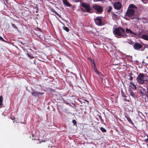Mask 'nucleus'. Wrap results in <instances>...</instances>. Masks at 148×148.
I'll use <instances>...</instances> for the list:
<instances>
[{
	"label": "nucleus",
	"instance_id": "obj_6",
	"mask_svg": "<svg viewBox=\"0 0 148 148\" xmlns=\"http://www.w3.org/2000/svg\"><path fill=\"white\" fill-rule=\"evenodd\" d=\"M81 5L86 10V11L88 12H89L90 10V5L87 3H82L81 4Z\"/></svg>",
	"mask_w": 148,
	"mask_h": 148
},
{
	"label": "nucleus",
	"instance_id": "obj_16",
	"mask_svg": "<svg viewBox=\"0 0 148 148\" xmlns=\"http://www.w3.org/2000/svg\"><path fill=\"white\" fill-rule=\"evenodd\" d=\"M130 95L134 98L136 97L135 94L133 92H130Z\"/></svg>",
	"mask_w": 148,
	"mask_h": 148
},
{
	"label": "nucleus",
	"instance_id": "obj_5",
	"mask_svg": "<svg viewBox=\"0 0 148 148\" xmlns=\"http://www.w3.org/2000/svg\"><path fill=\"white\" fill-rule=\"evenodd\" d=\"M93 8L96 11L97 13H101L102 12L103 9L100 6L95 5L93 6Z\"/></svg>",
	"mask_w": 148,
	"mask_h": 148
},
{
	"label": "nucleus",
	"instance_id": "obj_15",
	"mask_svg": "<svg viewBox=\"0 0 148 148\" xmlns=\"http://www.w3.org/2000/svg\"><path fill=\"white\" fill-rule=\"evenodd\" d=\"M129 7L130 8H136L137 7L134 4H131L129 6Z\"/></svg>",
	"mask_w": 148,
	"mask_h": 148
},
{
	"label": "nucleus",
	"instance_id": "obj_22",
	"mask_svg": "<svg viewBox=\"0 0 148 148\" xmlns=\"http://www.w3.org/2000/svg\"><path fill=\"white\" fill-rule=\"evenodd\" d=\"M112 9V7L111 6H110L109 7V9H108V12H110V11H111V10Z\"/></svg>",
	"mask_w": 148,
	"mask_h": 148
},
{
	"label": "nucleus",
	"instance_id": "obj_3",
	"mask_svg": "<svg viewBox=\"0 0 148 148\" xmlns=\"http://www.w3.org/2000/svg\"><path fill=\"white\" fill-rule=\"evenodd\" d=\"M135 11L134 9L131 8H128L125 14L126 16L127 17H130L133 16L134 13Z\"/></svg>",
	"mask_w": 148,
	"mask_h": 148
},
{
	"label": "nucleus",
	"instance_id": "obj_33",
	"mask_svg": "<svg viewBox=\"0 0 148 148\" xmlns=\"http://www.w3.org/2000/svg\"><path fill=\"white\" fill-rule=\"evenodd\" d=\"M41 141H40V142H39V143H41Z\"/></svg>",
	"mask_w": 148,
	"mask_h": 148
},
{
	"label": "nucleus",
	"instance_id": "obj_24",
	"mask_svg": "<svg viewBox=\"0 0 148 148\" xmlns=\"http://www.w3.org/2000/svg\"><path fill=\"white\" fill-rule=\"evenodd\" d=\"M0 40H1L2 41H4V42L5 41V40L1 36H0Z\"/></svg>",
	"mask_w": 148,
	"mask_h": 148
},
{
	"label": "nucleus",
	"instance_id": "obj_20",
	"mask_svg": "<svg viewBox=\"0 0 148 148\" xmlns=\"http://www.w3.org/2000/svg\"><path fill=\"white\" fill-rule=\"evenodd\" d=\"M65 5L67 6H70L71 5L70 3L67 2V0H65Z\"/></svg>",
	"mask_w": 148,
	"mask_h": 148
},
{
	"label": "nucleus",
	"instance_id": "obj_23",
	"mask_svg": "<svg viewBox=\"0 0 148 148\" xmlns=\"http://www.w3.org/2000/svg\"><path fill=\"white\" fill-rule=\"evenodd\" d=\"M72 123L74 124V125H75L77 123L76 121L75 120H73Z\"/></svg>",
	"mask_w": 148,
	"mask_h": 148
},
{
	"label": "nucleus",
	"instance_id": "obj_21",
	"mask_svg": "<svg viewBox=\"0 0 148 148\" xmlns=\"http://www.w3.org/2000/svg\"><path fill=\"white\" fill-rule=\"evenodd\" d=\"M12 27L14 28L17 30H18L17 27L14 24L11 23Z\"/></svg>",
	"mask_w": 148,
	"mask_h": 148
},
{
	"label": "nucleus",
	"instance_id": "obj_7",
	"mask_svg": "<svg viewBox=\"0 0 148 148\" xmlns=\"http://www.w3.org/2000/svg\"><path fill=\"white\" fill-rule=\"evenodd\" d=\"M94 21L98 25H101V19L99 17H97L94 19Z\"/></svg>",
	"mask_w": 148,
	"mask_h": 148
},
{
	"label": "nucleus",
	"instance_id": "obj_26",
	"mask_svg": "<svg viewBox=\"0 0 148 148\" xmlns=\"http://www.w3.org/2000/svg\"><path fill=\"white\" fill-rule=\"evenodd\" d=\"M95 71L97 73V74H99V72L97 71V69H95Z\"/></svg>",
	"mask_w": 148,
	"mask_h": 148
},
{
	"label": "nucleus",
	"instance_id": "obj_12",
	"mask_svg": "<svg viewBox=\"0 0 148 148\" xmlns=\"http://www.w3.org/2000/svg\"><path fill=\"white\" fill-rule=\"evenodd\" d=\"M3 101V97L2 96H0V108L2 107Z\"/></svg>",
	"mask_w": 148,
	"mask_h": 148
},
{
	"label": "nucleus",
	"instance_id": "obj_2",
	"mask_svg": "<svg viewBox=\"0 0 148 148\" xmlns=\"http://www.w3.org/2000/svg\"><path fill=\"white\" fill-rule=\"evenodd\" d=\"M144 76L143 74L140 73L136 79L137 82L141 84H143L145 82Z\"/></svg>",
	"mask_w": 148,
	"mask_h": 148
},
{
	"label": "nucleus",
	"instance_id": "obj_1",
	"mask_svg": "<svg viewBox=\"0 0 148 148\" xmlns=\"http://www.w3.org/2000/svg\"><path fill=\"white\" fill-rule=\"evenodd\" d=\"M125 32L124 29L122 27L115 28L114 31V33L117 38H120L122 37H125L126 36L125 35H123V33Z\"/></svg>",
	"mask_w": 148,
	"mask_h": 148
},
{
	"label": "nucleus",
	"instance_id": "obj_27",
	"mask_svg": "<svg viewBox=\"0 0 148 148\" xmlns=\"http://www.w3.org/2000/svg\"><path fill=\"white\" fill-rule=\"evenodd\" d=\"M133 79V77H132V76H130V80H132Z\"/></svg>",
	"mask_w": 148,
	"mask_h": 148
},
{
	"label": "nucleus",
	"instance_id": "obj_10",
	"mask_svg": "<svg viewBox=\"0 0 148 148\" xmlns=\"http://www.w3.org/2000/svg\"><path fill=\"white\" fill-rule=\"evenodd\" d=\"M125 32L127 33H130L134 35H137V34L136 33L133 32L130 29L128 28L126 29Z\"/></svg>",
	"mask_w": 148,
	"mask_h": 148
},
{
	"label": "nucleus",
	"instance_id": "obj_4",
	"mask_svg": "<svg viewBox=\"0 0 148 148\" xmlns=\"http://www.w3.org/2000/svg\"><path fill=\"white\" fill-rule=\"evenodd\" d=\"M31 93L34 96L39 98H41V96L44 94L43 93L39 92L34 90H33Z\"/></svg>",
	"mask_w": 148,
	"mask_h": 148
},
{
	"label": "nucleus",
	"instance_id": "obj_11",
	"mask_svg": "<svg viewBox=\"0 0 148 148\" xmlns=\"http://www.w3.org/2000/svg\"><path fill=\"white\" fill-rule=\"evenodd\" d=\"M51 14L53 15H56L59 17H60V15L58 14V13H57L55 10L53 9H51Z\"/></svg>",
	"mask_w": 148,
	"mask_h": 148
},
{
	"label": "nucleus",
	"instance_id": "obj_28",
	"mask_svg": "<svg viewBox=\"0 0 148 148\" xmlns=\"http://www.w3.org/2000/svg\"><path fill=\"white\" fill-rule=\"evenodd\" d=\"M145 141L146 142H148V138L146 139Z\"/></svg>",
	"mask_w": 148,
	"mask_h": 148
},
{
	"label": "nucleus",
	"instance_id": "obj_32",
	"mask_svg": "<svg viewBox=\"0 0 148 148\" xmlns=\"http://www.w3.org/2000/svg\"><path fill=\"white\" fill-rule=\"evenodd\" d=\"M63 29L65 30V27H63Z\"/></svg>",
	"mask_w": 148,
	"mask_h": 148
},
{
	"label": "nucleus",
	"instance_id": "obj_18",
	"mask_svg": "<svg viewBox=\"0 0 148 148\" xmlns=\"http://www.w3.org/2000/svg\"><path fill=\"white\" fill-rule=\"evenodd\" d=\"M100 129L103 132H106V130L103 127H101L100 128Z\"/></svg>",
	"mask_w": 148,
	"mask_h": 148
},
{
	"label": "nucleus",
	"instance_id": "obj_19",
	"mask_svg": "<svg viewBox=\"0 0 148 148\" xmlns=\"http://www.w3.org/2000/svg\"><path fill=\"white\" fill-rule=\"evenodd\" d=\"M27 54V56H28V57L30 58L31 59H32L34 58V57L31 54H29V53H28Z\"/></svg>",
	"mask_w": 148,
	"mask_h": 148
},
{
	"label": "nucleus",
	"instance_id": "obj_14",
	"mask_svg": "<svg viewBox=\"0 0 148 148\" xmlns=\"http://www.w3.org/2000/svg\"><path fill=\"white\" fill-rule=\"evenodd\" d=\"M130 86L133 89H136V86L135 85H134V83L132 82H131L130 83Z\"/></svg>",
	"mask_w": 148,
	"mask_h": 148
},
{
	"label": "nucleus",
	"instance_id": "obj_25",
	"mask_svg": "<svg viewBox=\"0 0 148 148\" xmlns=\"http://www.w3.org/2000/svg\"><path fill=\"white\" fill-rule=\"evenodd\" d=\"M65 31L67 32H68L69 31V29L68 28L65 27Z\"/></svg>",
	"mask_w": 148,
	"mask_h": 148
},
{
	"label": "nucleus",
	"instance_id": "obj_13",
	"mask_svg": "<svg viewBox=\"0 0 148 148\" xmlns=\"http://www.w3.org/2000/svg\"><path fill=\"white\" fill-rule=\"evenodd\" d=\"M142 38L145 40H148V35H147L146 34L143 35L142 36Z\"/></svg>",
	"mask_w": 148,
	"mask_h": 148
},
{
	"label": "nucleus",
	"instance_id": "obj_29",
	"mask_svg": "<svg viewBox=\"0 0 148 148\" xmlns=\"http://www.w3.org/2000/svg\"><path fill=\"white\" fill-rule=\"evenodd\" d=\"M63 3L65 5V0H63Z\"/></svg>",
	"mask_w": 148,
	"mask_h": 148
},
{
	"label": "nucleus",
	"instance_id": "obj_9",
	"mask_svg": "<svg viewBox=\"0 0 148 148\" xmlns=\"http://www.w3.org/2000/svg\"><path fill=\"white\" fill-rule=\"evenodd\" d=\"M115 9L119 10L121 8V4L119 2L115 3L114 5Z\"/></svg>",
	"mask_w": 148,
	"mask_h": 148
},
{
	"label": "nucleus",
	"instance_id": "obj_17",
	"mask_svg": "<svg viewBox=\"0 0 148 148\" xmlns=\"http://www.w3.org/2000/svg\"><path fill=\"white\" fill-rule=\"evenodd\" d=\"M126 118L129 122H130V123H132V121L128 116H126Z\"/></svg>",
	"mask_w": 148,
	"mask_h": 148
},
{
	"label": "nucleus",
	"instance_id": "obj_34",
	"mask_svg": "<svg viewBox=\"0 0 148 148\" xmlns=\"http://www.w3.org/2000/svg\"><path fill=\"white\" fill-rule=\"evenodd\" d=\"M146 58H148V56H147Z\"/></svg>",
	"mask_w": 148,
	"mask_h": 148
},
{
	"label": "nucleus",
	"instance_id": "obj_30",
	"mask_svg": "<svg viewBox=\"0 0 148 148\" xmlns=\"http://www.w3.org/2000/svg\"><path fill=\"white\" fill-rule=\"evenodd\" d=\"M39 31H41V32H42L41 29H40L39 28Z\"/></svg>",
	"mask_w": 148,
	"mask_h": 148
},
{
	"label": "nucleus",
	"instance_id": "obj_8",
	"mask_svg": "<svg viewBox=\"0 0 148 148\" xmlns=\"http://www.w3.org/2000/svg\"><path fill=\"white\" fill-rule=\"evenodd\" d=\"M142 45L138 43H136L134 45V49L136 50L140 49L142 47Z\"/></svg>",
	"mask_w": 148,
	"mask_h": 148
},
{
	"label": "nucleus",
	"instance_id": "obj_31",
	"mask_svg": "<svg viewBox=\"0 0 148 148\" xmlns=\"http://www.w3.org/2000/svg\"><path fill=\"white\" fill-rule=\"evenodd\" d=\"M147 92L148 93V85L147 86Z\"/></svg>",
	"mask_w": 148,
	"mask_h": 148
}]
</instances>
